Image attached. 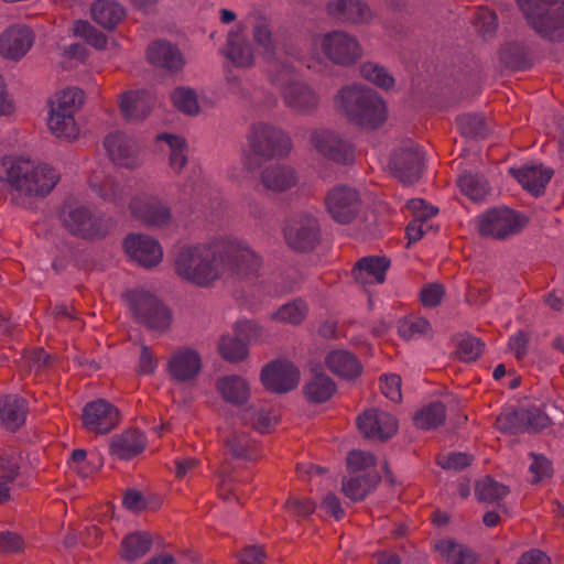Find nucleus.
Masks as SVG:
<instances>
[{
    "mask_svg": "<svg viewBox=\"0 0 564 564\" xmlns=\"http://www.w3.org/2000/svg\"><path fill=\"white\" fill-rule=\"evenodd\" d=\"M529 26L541 37L564 41V2L560 0H517Z\"/></svg>",
    "mask_w": 564,
    "mask_h": 564,
    "instance_id": "20e7f679",
    "label": "nucleus"
},
{
    "mask_svg": "<svg viewBox=\"0 0 564 564\" xmlns=\"http://www.w3.org/2000/svg\"><path fill=\"white\" fill-rule=\"evenodd\" d=\"M61 219L67 230L82 238H99L108 231L106 221L82 205H66L62 210Z\"/></svg>",
    "mask_w": 564,
    "mask_h": 564,
    "instance_id": "ddd939ff",
    "label": "nucleus"
},
{
    "mask_svg": "<svg viewBox=\"0 0 564 564\" xmlns=\"http://www.w3.org/2000/svg\"><path fill=\"white\" fill-rule=\"evenodd\" d=\"M435 547L448 564H476L478 560L468 546L449 539L440 541Z\"/></svg>",
    "mask_w": 564,
    "mask_h": 564,
    "instance_id": "58836bf2",
    "label": "nucleus"
},
{
    "mask_svg": "<svg viewBox=\"0 0 564 564\" xmlns=\"http://www.w3.org/2000/svg\"><path fill=\"white\" fill-rule=\"evenodd\" d=\"M328 11L335 18L352 23L368 22L372 12L359 0H335L328 4Z\"/></svg>",
    "mask_w": 564,
    "mask_h": 564,
    "instance_id": "473e14b6",
    "label": "nucleus"
},
{
    "mask_svg": "<svg viewBox=\"0 0 564 564\" xmlns=\"http://www.w3.org/2000/svg\"><path fill=\"white\" fill-rule=\"evenodd\" d=\"M147 58L150 64L169 72H178L185 65L181 51L166 41H156L150 44Z\"/></svg>",
    "mask_w": 564,
    "mask_h": 564,
    "instance_id": "a878e982",
    "label": "nucleus"
},
{
    "mask_svg": "<svg viewBox=\"0 0 564 564\" xmlns=\"http://www.w3.org/2000/svg\"><path fill=\"white\" fill-rule=\"evenodd\" d=\"M90 12L94 21L105 29H113L124 15V9L115 0H97Z\"/></svg>",
    "mask_w": 564,
    "mask_h": 564,
    "instance_id": "e433bc0d",
    "label": "nucleus"
},
{
    "mask_svg": "<svg viewBox=\"0 0 564 564\" xmlns=\"http://www.w3.org/2000/svg\"><path fill=\"white\" fill-rule=\"evenodd\" d=\"M249 152L245 151L241 158L242 178L250 177L259 167L254 156L270 159L288 154L292 149L290 137L281 129L265 122L251 124L247 133Z\"/></svg>",
    "mask_w": 564,
    "mask_h": 564,
    "instance_id": "7ed1b4c3",
    "label": "nucleus"
},
{
    "mask_svg": "<svg viewBox=\"0 0 564 564\" xmlns=\"http://www.w3.org/2000/svg\"><path fill=\"white\" fill-rule=\"evenodd\" d=\"M371 102L376 109L368 105L361 107L352 123L361 128L375 129L387 120L386 102L377 93L371 97Z\"/></svg>",
    "mask_w": 564,
    "mask_h": 564,
    "instance_id": "ea45409f",
    "label": "nucleus"
},
{
    "mask_svg": "<svg viewBox=\"0 0 564 564\" xmlns=\"http://www.w3.org/2000/svg\"><path fill=\"white\" fill-rule=\"evenodd\" d=\"M220 52L236 67L249 68L256 63L254 48L245 36L242 25L228 31L226 43Z\"/></svg>",
    "mask_w": 564,
    "mask_h": 564,
    "instance_id": "aec40b11",
    "label": "nucleus"
},
{
    "mask_svg": "<svg viewBox=\"0 0 564 564\" xmlns=\"http://www.w3.org/2000/svg\"><path fill=\"white\" fill-rule=\"evenodd\" d=\"M122 116L131 121L143 120L153 107V97L145 90L127 91L120 96Z\"/></svg>",
    "mask_w": 564,
    "mask_h": 564,
    "instance_id": "cd10ccee",
    "label": "nucleus"
},
{
    "mask_svg": "<svg viewBox=\"0 0 564 564\" xmlns=\"http://www.w3.org/2000/svg\"><path fill=\"white\" fill-rule=\"evenodd\" d=\"M327 368L336 376L352 379L360 375L361 365L357 358L345 349H335L325 358Z\"/></svg>",
    "mask_w": 564,
    "mask_h": 564,
    "instance_id": "72a5a7b5",
    "label": "nucleus"
},
{
    "mask_svg": "<svg viewBox=\"0 0 564 564\" xmlns=\"http://www.w3.org/2000/svg\"><path fill=\"white\" fill-rule=\"evenodd\" d=\"M123 247L128 257L144 268L158 265L163 258L160 242L148 235H129Z\"/></svg>",
    "mask_w": 564,
    "mask_h": 564,
    "instance_id": "6ab92c4d",
    "label": "nucleus"
},
{
    "mask_svg": "<svg viewBox=\"0 0 564 564\" xmlns=\"http://www.w3.org/2000/svg\"><path fill=\"white\" fill-rule=\"evenodd\" d=\"M73 31L75 35L86 39V41L96 48H104L106 46V36L87 21H76L74 23Z\"/></svg>",
    "mask_w": 564,
    "mask_h": 564,
    "instance_id": "052dcab7",
    "label": "nucleus"
},
{
    "mask_svg": "<svg viewBox=\"0 0 564 564\" xmlns=\"http://www.w3.org/2000/svg\"><path fill=\"white\" fill-rule=\"evenodd\" d=\"M70 469L82 477H87L101 466V462L93 463L84 449H75L68 462Z\"/></svg>",
    "mask_w": 564,
    "mask_h": 564,
    "instance_id": "680f3d73",
    "label": "nucleus"
},
{
    "mask_svg": "<svg viewBox=\"0 0 564 564\" xmlns=\"http://www.w3.org/2000/svg\"><path fill=\"white\" fill-rule=\"evenodd\" d=\"M284 508L288 512L297 517H307L312 514L316 508L315 502L310 498L290 497Z\"/></svg>",
    "mask_w": 564,
    "mask_h": 564,
    "instance_id": "338daca9",
    "label": "nucleus"
},
{
    "mask_svg": "<svg viewBox=\"0 0 564 564\" xmlns=\"http://www.w3.org/2000/svg\"><path fill=\"white\" fill-rule=\"evenodd\" d=\"M398 333L406 340L419 339L431 336L432 326L423 317L411 316L399 322Z\"/></svg>",
    "mask_w": 564,
    "mask_h": 564,
    "instance_id": "de8ad7c7",
    "label": "nucleus"
},
{
    "mask_svg": "<svg viewBox=\"0 0 564 564\" xmlns=\"http://www.w3.org/2000/svg\"><path fill=\"white\" fill-rule=\"evenodd\" d=\"M326 207L337 223L347 224L357 216L360 198L356 189L337 186L329 191L326 197Z\"/></svg>",
    "mask_w": 564,
    "mask_h": 564,
    "instance_id": "a211bd4d",
    "label": "nucleus"
},
{
    "mask_svg": "<svg viewBox=\"0 0 564 564\" xmlns=\"http://www.w3.org/2000/svg\"><path fill=\"white\" fill-rule=\"evenodd\" d=\"M423 153L412 141L405 140L397 145L389 160V169L404 184H413L421 177Z\"/></svg>",
    "mask_w": 564,
    "mask_h": 564,
    "instance_id": "9b49d317",
    "label": "nucleus"
},
{
    "mask_svg": "<svg viewBox=\"0 0 564 564\" xmlns=\"http://www.w3.org/2000/svg\"><path fill=\"white\" fill-rule=\"evenodd\" d=\"M262 384L272 392H288L300 382V371L292 362L275 361L261 371Z\"/></svg>",
    "mask_w": 564,
    "mask_h": 564,
    "instance_id": "4be33fe9",
    "label": "nucleus"
},
{
    "mask_svg": "<svg viewBox=\"0 0 564 564\" xmlns=\"http://www.w3.org/2000/svg\"><path fill=\"white\" fill-rule=\"evenodd\" d=\"M299 182L295 170L289 165H270L261 173V183L272 192L281 193L296 186Z\"/></svg>",
    "mask_w": 564,
    "mask_h": 564,
    "instance_id": "c756f323",
    "label": "nucleus"
},
{
    "mask_svg": "<svg viewBox=\"0 0 564 564\" xmlns=\"http://www.w3.org/2000/svg\"><path fill=\"white\" fill-rule=\"evenodd\" d=\"M176 274L199 288H208L223 279L217 238L202 243L183 246L174 259Z\"/></svg>",
    "mask_w": 564,
    "mask_h": 564,
    "instance_id": "f03ea898",
    "label": "nucleus"
},
{
    "mask_svg": "<svg viewBox=\"0 0 564 564\" xmlns=\"http://www.w3.org/2000/svg\"><path fill=\"white\" fill-rule=\"evenodd\" d=\"M26 405L24 399L18 395H7L0 402V423L8 430L15 431L24 422Z\"/></svg>",
    "mask_w": 564,
    "mask_h": 564,
    "instance_id": "c9c22d12",
    "label": "nucleus"
},
{
    "mask_svg": "<svg viewBox=\"0 0 564 564\" xmlns=\"http://www.w3.org/2000/svg\"><path fill=\"white\" fill-rule=\"evenodd\" d=\"M318 44L325 56L339 66H351L364 55L357 37L344 31H333L319 36Z\"/></svg>",
    "mask_w": 564,
    "mask_h": 564,
    "instance_id": "1a4fd4ad",
    "label": "nucleus"
},
{
    "mask_svg": "<svg viewBox=\"0 0 564 564\" xmlns=\"http://www.w3.org/2000/svg\"><path fill=\"white\" fill-rule=\"evenodd\" d=\"M223 442L227 451L237 458L249 457L251 442L245 432L232 430L230 432L221 433Z\"/></svg>",
    "mask_w": 564,
    "mask_h": 564,
    "instance_id": "3c124183",
    "label": "nucleus"
},
{
    "mask_svg": "<svg viewBox=\"0 0 564 564\" xmlns=\"http://www.w3.org/2000/svg\"><path fill=\"white\" fill-rule=\"evenodd\" d=\"M497 429L505 433L517 434L525 431L524 420L522 417V408L514 410L506 409L496 420Z\"/></svg>",
    "mask_w": 564,
    "mask_h": 564,
    "instance_id": "4d7b16f0",
    "label": "nucleus"
},
{
    "mask_svg": "<svg viewBox=\"0 0 564 564\" xmlns=\"http://www.w3.org/2000/svg\"><path fill=\"white\" fill-rule=\"evenodd\" d=\"M119 420L118 409L102 399L88 402L82 411L83 426L94 434L109 433L118 425Z\"/></svg>",
    "mask_w": 564,
    "mask_h": 564,
    "instance_id": "dca6fc26",
    "label": "nucleus"
},
{
    "mask_svg": "<svg viewBox=\"0 0 564 564\" xmlns=\"http://www.w3.org/2000/svg\"><path fill=\"white\" fill-rule=\"evenodd\" d=\"M104 145L111 161L120 167L135 170L143 164L137 143L121 132L109 133Z\"/></svg>",
    "mask_w": 564,
    "mask_h": 564,
    "instance_id": "f3484780",
    "label": "nucleus"
},
{
    "mask_svg": "<svg viewBox=\"0 0 564 564\" xmlns=\"http://www.w3.org/2000/svg\"><path fill=\"white\" fill-rule=\"evenodd\" d=\"M216 390L220 398L231 405L245 404L251 394L249 381L237 375L219 377L216 380Z\"/></svg>",
    "mask_w": 564,
    "mask_h": 564,
    "instance_id": "bb28decb",
    "label": "nucleus"
},
{
    "mask_svg": "<svg viewBox=\"0 0 564 564\" xmlns=\"http://www.w3.org/2000/svg\"><path fill=\"white\" fill-rule=\"evenodd\" d=\"M458 185L463 194L473 200H481L488 194V184L484 177L470 173L458 178Z\"/></svg>",
    "mask_w": 564,
    "mask_h": 564,
    "instance_id": "5fc2aeb1",
    "label": "nucleus"
},
{
    "mask_svg": "<svg viewBox=\"0 0 564 564\" xmlns=\"http://www.w3.org/2000/svg\"><path fill=\"white\" fill-rule=\"evenodd\" d=\"M248 22L251 26L252 41L258 53L265 61H272L275 56L276 43L270 19L259 11H252L248 14Z\"/></svg>",
    "mask_w": 564,
    "mask_h": 564,
    "instance_id": "393cba45",
    "label": "nucleus"
},
{
    "mask_svg": "<svg viewBox=\"0 0 564 564\" xmlns=\"http://www.w3.org/2000/svg\"><path fill=\"white\" fill-rule=\"evenodd\" d=\"M522 417L528 432L543 430L551 423V419L540 406L522 408Z\"/></svg>",
    "mask_w": 564,
    "mask_h": 564,
    "instance_id": "bf43d9fd",
    "label": "nucleus"
},
{
    "mask_svg": "<svg viewBox=\"0 0 564 564\" xmlns=\"http://www.w3.org/2000/svg\"><path fill=\"white\" fill-rule=\"evenodd\" d=\"M218 351L224 359L230 362L243 360L248 355L246 344L231 335H224L218 344Z\"/></svg>",
    "mask_w": 564,
    "mask_h": 564,
    "instance_id": "603ef678",
    "label": "nucleus"
},
{
    "mask_svg": "<svg viewBox=\"0 0 564 564\" xmlns=\"http://www.w3.org/2000/svg\"><path fill=\"white\" fill-rule=\"evenodd\" d=\"M360 75L369 83L381 89L389 90L393 88L395 80L389 70L373 62H366L360 66Z\"/></svg>",
    "mask_w": 564,
    "mask_h": 564,
    "instance_id": "09e8293b",
    "label": "nucleus"
},
{
    "mask_svg": "<svg viewBox=\"0 0 564 564\" xmlns=\"http://www.w3.org/2000/svg\"><path fill=\"white\" fill-rule=\"evenodd\" d=\"M151 545L152 539L148 532H132L123 538L120 555L123 560L132 562L148 554Z\"/></svg>",
    "mask_w": 564,
    "mask_h": 564,
    "instance_id": "a19ab883",
    "label": "nucleus"
},
{
    "mask_svg": "<svg viewBox=\"0 0 564 564\" xmlns=\"http://www.w3.org/2000/svg\"><path fill=\"white\" fill-rule=\"evenodd\" d=\"M388 268L389 261L384 258L366 257L356 263L351 273L355 281L360 284H379L384 281Z\"/></svg>",
    "mask_w": 564,
    "mask_h": 564,
    "instance_id": "7c9ffc66",
    "label": "nucleus"
},
{
    "mask_svg": "<svg viewBox=\"0 0 564 564\" xmlns=\"http://www.w3.org/2000/svg\"><path fill=\"white\" fill-rule=\"evenodd\" d=\"M457 123L462 133L470 138H484L489 131L485 118L480 115H462L457 118Z\"/></svg>",
    "mask_w": 564,
    "mask_h": 564,
    "instance_id": "6e6d98bb",
    "label": "nucleus"
},
{
    "mask_svg": "<svg viewBox=\"0 0 564 564\" xmlns=\"http://www.w3.org/2000/svg\"><path fill=\"white\" fill-rule=\"evenodd\" d=\"M83 104L84 93L76 87H68L54 95L50 110L75 115Z\"/></svg>",
    "mask_w": 564,
    "mask_h": 564,
    "instance_id": "37998d69",
    "label": "nucleus"
},
{
    "mask_svg": "<svg viewBox=\"0 0 564 564\" xmlns=\"http://www.w3.org/2000/svg\"><path fill=\"white\" fill-rule=\"evenodd\" d=\"M203 369V358L198 350L183 346L174 349L166 361V371L176 383H193Z\"/></svg>",
    "mask_w": 564,
    "mask_h": 564,
    "instance_id": "2eb2a0df",
    "label": "nucleus"
},
{
    "mask_svg": "<svg viewBox=\"0 0 564 564\" xmlns=\"http://www.w3.org/2000/svg\"><path fill=\"white\" fill-rule=\"evenodd\" d=\"M476 224L481 236L503 240L519 234L527 226L528 219L510 208L500 207L479 215Z\"/></svg>",
    "mask_w": 564,
    "mask_h": 564,
    "instance_id": "6e6552de",
    "label": "nucleus"
},
{
    "mask_svg": "<svg viewBox=\"0 0 564 564\" xmlns=\"http://www.w3.org/2000/svg\"><path fill=\"white\" fill-rule=\"evenodd\" d=\"M509 494L507 486L486 477L476 485V495L480 501L496 503Z\"/></svg>",
    "mask_w": 564,
    "mask_h": 564,
    "instance_id": "864d4df0",
    "label": "nucleus"
},
{
    "mask_svg": "<svg viewBox=\"0 0 564 564\" xmlns=\"http://www.w3.org/2000/svg\"><path fill=\"white\" fill-rule=\"evenodd\" d=\"M482 350V344L475 337H466L459 340L457 354L464 361L476 360Z\"/></svg>",
    "mask_w": 564,
    "mask_h": 564,
    "instance_id": "69168bd1",
    "label": "nucleus"
},
{
    "mask_svg": "<svg viewBox=\"0 0 564 564\" xmlns=\"http://www.w3.org/2000/svg\"><path fill=\"white\" fill-rule=\"evenodd\" d=\"M273 82L281 89L283 102L293 113L308 116L314 113L321 102L317 91L307 83L301 80H284L273 76Z\"/></svg>",
    "mask_w": 564,
    "mask_h": 564,
    "instance_id": "9d476101",
    "label": "nucleus"
},
{
    "mask_svg": "<svg viewBox=\"0 0 564 564\" xmlns=\"http://www.w3.org/2000/svg\"><path fill=\"white\" fill-rule=\"evenodd\" d=\"M237 335L249 343H258L264 339V328L252 321H239L236 323Z\"/></svg>",
    "mask_w": 564,
    "mask_h": 564,
    "instance_id": "0e129e2a",
    "label": "nucleus"
},
{
    "mask_svg": "<svg viewBox=\"0 0 564 564\" xmlns=\"http://www.w3.org/2000/svg\"><path fill=\"white\" fill-rule=\"evenodd\" d=\"M378 482L379 476L376 473H367L356 477L351 476L343 480L341 491L350 500L360 501L373 490Z\"/></svg>",
    "mask_w": 564,
    "mask_h": 564,
    "instance_id": "4c0bfd02",
    "label": "nucleus"
},
{
    "mask_svg": "<svg viewBox=\"0 0 564 564\" xmlns=\"http://www.w3.org/2000/svg\"><path fill=\"white\" fill-rule=\"evenodd\" d=\"M34 34L30 28L15 24L0 35V54L8 59L19 61L32 47Z\"/></svg>",
    "mask_w": 564,
    "mask_h": 564,
    "instance_id": "b1692460",
    "label": "nucleus"
},
{
    "mask_svg": "<svg viewBox=\"0 0 564 564\" xmlns=\"http://www.w3.org/2000/svg\"><path fill=\"white\" fill-rule=\"evenodd\" d=\"M308 313V306L305 301L297 299L279 306L270 314V319L275 323L300 325L304 322Z\"/></svg>",
    "mask_w": 564,
    "mask_h": 564,
    "instance_id": "79ce46f5",
    "label": "nucleus"
},
{
    "mask_svg": "<svg viewBox=\"0 0 564 564\" xmlns=\"http://www.w3.org/2000/svg\"><path fill=\"white\" fill-rule=\"evenodd\" d=\"M334 381L326 375L318 373L314 376L304 386V394L311 402L322 403L327 401L335 392Z\"/></svg>",
    "mask_w": 564,
    "mask_h": 564,
    "instance_id": "c03bdc74",
    "label": "nucleus"
},
{
    "mask_svg": "<svg viewBox=\"0 0 564 564\" xmlns=\"http://www.w3.org/2000/svg\"><path fill=\"white\" fill-rule=\"evenodd\" d=\"M75 115L50 110L48 128L54 135L66 140H74L78 137L79 129L76 124Z\"/></svg>",
    "mask_w": 564,
    "mask_h": 564,
    "instance_id": "a18cd8bd",
    "label": "nucleus"
},
{
    "mask_svg": "<svg viewBox=\"0 0 564 564\" xmlns=\"http://www.w3.org/2000/svg\"><path fill=\"white\" fill-rule=\"evenodd\" d=\"M446 417L445 406L442 402H432L421 408L413 416L416 427L431 430L444 423Z\"/></svg>",
    "mask_w": 564,
    "mask_h": 564,
    "instance_id": "49530a36",
    "label": "nucleus"
},
{
    "mask_svg": "<svg viewBox=\"0 0 564 564\" xmlns=\"http://www.w3.org/2000/svg\"><path fill=\"white\" fill-rule=\"evenodd\" d=\"M129 210L134 218L152 227L164 228L173 221L170 205L158 195H134L129 203Z\"/></svg>",
    "mask_w": 564,
    "mask_h": 564,
    "instance_id": "f8f14e48",
    "label": "nucleus"
},
{
    "mask_svg": "<svg viewBox=\"0 0 564 564\" xmlns=\"http://www.w3.org/2000/svg\"><path fill=\"white\" fill-rule=\"evenodd\" d=\"M286 243L296 251L313 250L321 238L317 218L313 214H300L292 218L284 228Z\"/></svg>",
    "mask_w": 564,
    "mask_h": 564,
    "instance_id": "4468645a",
    "label": "nucleus"
},
{
    "mask_svg": "<svg viewBox=\"0 0 564 564\" xmlns=\"http://www.w3.org/2000/svg\"><path fill=\"white\" fill-rule=\"evenodd\" d=\"M123 297L131 314L139 323L160 333L170 328L172 314L154 294L138 289L127 291Z\"/></svg>",
    "mask_w": 564,
    "mask_h": 564,
    "instance_id": "423d86ee",
    "label": "nucleus"
},
{
    "mask_svg": "<svg viewBox=\"0 0 564 564\" xmlns=\"http://www.w3.org/2000/svg\"><path fill=\"white\" fill-rule=\"evenodd\" d=\"M375 463L373 455L361 451H352L347 457L349 470L356 474L361 471H365V474L371 473L369 469L375 466Z\"/></svg>",
    "mask_w": 564,
    "mask_h": 564,
    "instance_id": "e2e57ef3",
    "label": "nucleus"
},
{
    "mask_svg": "<svg viewBox=\"0 0 564 564\" xmlns=\"http://www.w3.org/2000/svg\"><path fill=\"white\" fill-rule=\"evenodd\" d=\"M156 141L167 145L169 166L175 174H181L188 162V149L186 140L177 134L162 133Z\"/></svg>",
    "mask_w": 564,
    "mask_h": 564,
    "instance_id": "f704fd0d",
    "label": "nucleus"
},
{
    "mask_svg": "<svg viewBox=\"0 0 564 564\" xmlns=\"http://www.w3.org/2000/svg\"><path fill=\"white\" fill-rule=\"evenodd\" d=\"M173 106L186 116L195 117L199 113L197 94L187 87H178L171 95Z\"/></svg>",
    "mask_w": 564,
    "mask_h": 564,
    "instance_id": "8fccbe9b",
    "label": "nucleus"
},
{
    "mask_svg": "<svg viewBox=\"0 0 564 564\" xmlns=\"http://www.w3.org/2000/svg\"><path fill=\"white\" fill-rule=\"evenodd\" d=\"M510 173L525 189L535 195L542 193L553 176V170L541 164H528L520 169H510Z\"/></svg>",
    "mask_w": 564,
    "mask_h": 564,
    "instance_id": "c85d7f7f",
    "label": "nucleus"
},
{
    "mask_svg": "<svg viewBox=\"0 0 564 564\" xmlns=\"http://www.w3.org/2000/svg\"><path fill=\"white\" fill-rule=\"evenodd\" d=\"M147 445V438L138 430L126 431L112 437L110 443L111 455L120 459H129L140 454Z\"/></svg>",
    "mask_w": 564,
    "mask_h": 564,
    "instance_id": "2f4dec72",
    "label": "nucleus"
},
{
    "mask_svg": "<svg viewBox=\"0 0 564 564\" xmlns=\"http://www.w3.org/2000/svg\"><path fill=\"white\" fill-rule=\"evenodd\" d=\"M381 392L382 394L393 402H400L402 399L401 393V378L398 375H384L381 378Z\"/></svg>",
    "mask_w": 564,
    "mask_h": 564,
    "instance_id": "774afa93",
    "label": "nucleus"
},
{
    "mask_svg": "<svg viewBox=\"0 0 564 564\" xmlns=\"http://www.w3.org/2000/svg\"><path fill=\"white\" fill-rule=\"evenodd\" d=\"M375 94L372 89L365 85H347L335 95L334 106L348 121L352 122L361 107L368 105L376 109V106L371 102V97Z\"/></svg>",
    "mask_w": 564,
    "mask_h": 564,
    "instance_id": "412c9836",
    "label": "nucleus"
},
{
    "mask_svg": "<svg viewBox=\"0 0 564 564\" xmlns=\"http://www.w3.org/2000/svg\"><path fill=\"white\" fill-rule=\"evenodd\" d=\"M243 420L260 433L269 432L276 423V416L270 409L249 408L245 411Z\"/></svg>",
    "mask_w": 564,
    "mask_h": 564,
    "instance_id": "13d9d810",
    "label": "nucleus"
},
{
    "mask_svg": "<svg viewBox=\"0 0 564 564\" xmlns=\"http://www.w3.org/2000/svg\"><path fill=\"white\" fill-rule=\"evenodd\" d=\"M308 151L321 159L336 163H350L354 149L338 132L327 128H314L307 135Z\"/></svg>",
    "mask_w": 564,
    "mask_h": 564,
    "instance_id": "0eeeda50",
    "label": "nucleus"
},
{
    "mask_svg": "<svg viewBox=\"0 0 564 564\" xmlns=\"http://www.w3.org/2000/svg\"><path fill=\"white\" fill-rule=\"evenodd\" d=\"M218 240L223 278L246 280L256 276L262 267V258L250 245L236 237H220Z\"/></svg>",
    "mask_w": 564,
    "mask_h": 564,
    "instance_id": "39448f33",
    "label": "nucleus"
},
{
    "mask_svg": "<svg viewBox=\"0 0 564 564\" xmlns=\"http://www.w3.org/2000/svg\"><path fill=\"white\" fill-rule=\"evenodd\" d=\"M59 181L58 172L51 165L26 155L0 158V183L12 194L17 203L25 198L44 197Z\"/></svg>",
    "mask_w": 564,
    "mask_h": 564,
    "instance_id": "f257e3e1",
    "label": "nucleus"
},
{
    "mask_svg": "<svg viewBox=\"0 0 564 564\" xmlns=\"http://www.w3.org/2000/svg\"><path fill=\"white\" fill-rule=\"evenodd\" d=\"M358 427L368 438L386 441L398 431V421L391 413L373 408L358 417Z\"/></svg>",
    "mask_w": 564,
    "mask_h": 564,
    "instance_id": "5701e85b",
    "label": "nucleus"
}]
</instances>
